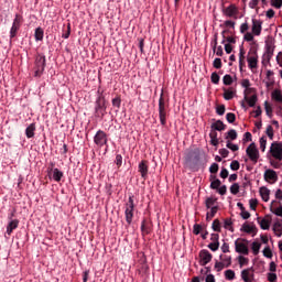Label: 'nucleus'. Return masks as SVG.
I'll list each match as a JSON object with an SVG mask.
<instances>
[{
    "mask_svg": "<svg viewBox=\"0 0 282 282\" xmlns=\"http://www.w3.org/2000/svg\"><path fill=\"white\" fill-rule=\"evenodd\" d=\"M135 196L130 195L128 198V202L124 205V215H126V221L128 226H131L133 224V213L135 210Z\"/></svg>",
    "mask_w": 282,
    "mask_h": 282,
    "instance_id": "f257e3e1",
    "label": "nucleus"
},
{
    "mask_svg": "<svg viewBox=\"0 0 282 282\" xmlns=\"http://www.w3.org/2000/svg\"><path fill=\"white\" fill-rule=\"evenodd\" d=\"M166 109H169V101H166L164 91H162L159 98V118L162 127H166Z\"/></svg>",
    "mask_w": 282,
    "mask_h": 282,
    "instance_id": "f03ea898",
    "label": "nucleus"
},
{
    "mask_svg": "<svg viewBox=\"0 0 282 282\" xmlns=\"http://www.w3.org/2000/svg\"><path fill=\"white\" fill-rule=\"evenodd\" d=\"M105 113H107V100L105 96L100 94L95 101V116L97 118H105Z\"/></svg>",
    "mask_w": 282,
    "mask_h": 282,
    "instance_id": "7ed1b4c3",
    "label": "nucleus"
},
{
    "mask_svg": "<svg viewBox=\"0 0 282 282\" xmlns=\"http://www.w3.org/2000/svg\"><path fill=\"white\" fill-rule=\"evenodd\" d=\"M21 23H23V17H21L20 14H15L10 30V43H12V39H15L17 34H19V30H21Z\"/></svg>",
    "mask_w": 282,
    "mask_h": 282,
    "instance_id": "20e7f679",
    "label": "nucleus"
},
{
    "mask_svg": "<svg viewBox=\"0 0 282 282\" xmlns=\"http://www.w3.org/2000/svg\"><path fill=\"white\" fill-rule=\"evenodd\" d=\"M45 72V55L37 54L35 57V76L41 77Z\"/></svg>",
    "mask_w": 282,
    "mask_h": 282,
    "instance_id": "39448f33",
    "label": "nucleus"
},
{
    "mask_svg": "<svg viewBox=\"0 0 282 282\" xmlns=\"http://www.w3.org/2000/svg\"><path fill=\"white\" fill-rule=\"evenodd\" d=\"M247 63L249 65V69H257L259 64V55L257 54V50L254 47L250 48Z\"/></svg>",
    "mask_w": 282,
    "mask_h": 282,
    "instance_id": "423d86ee",
    "label": "nucleus"
},
{
    "mask_svg": "<svg viewBox=\"0 0 282 282\" xmlns=\"http://www.w3.org/2000/svg\"><path fill=\"white\" fill-rule=\"evenodd\" d=\"M235 248H236V252H238V254H249L250 253V250L248 249V240H246V239L238 238L235 241Z\"/></svg>",
    "mask_w": 282,
    "mask_h": 282,
    "instance_id": "0eeeda50",
    "label": "nucleus"
},
{
    "mask_svg": "<svg viewBox=\"0 0 282 282\" xmlns=\"http://www.w3.org/2000/svg\"><path fill=\"white\" fill-rule=\"evenodd\" d=\"M246 153L249 160L253 162V164H257V162H259V149H257V144L250 143L246 150Z\"/></svg>",
    "mask_w": 282,
    "mask_h": 282,
    "instance_id": "6e6552de",
    "label": "nucleus"
},
{
    "mask_svg": "<svg viewBox=\"0 0 282 282\" xmlns=\"http://www.w3.org/2000/svg\"><path fill=\"white\" fill-rule=\"evenodd\" d=\"M270 153L274 160L282 161V143L281 142H273L270 147Z\"/></svg>",
    "mask_w": 282,
    "mask_h": 282,
    "instance_id": "1a4fd4ad",
    "label": "nucleus"
},
{
    "mask_svg": "<svg viewBox=\"0 0 282 282\" xmlns=\"http://www.w3.org/2000/svg\"><path fill=\"white\" fill-rule=\"evenodd\" d=\"M94 142L95 144H97V147H100V148L107 145V142H108L107 133L102 130H98L94 137Z\"/></svg>",
    "mask_w": 282,
    "mask_h": 282,
    "instance_id": "9d476101",
    "label": "nucleus"
},
{
    "mask_svg": "<svg viewBox=\"0 0 282 282\" xmlns=\"http://www.w3.org/2000/svg\"><path fill=\"white\" fill-rule=\"evenodd\" d=\"M141 232L143 237L151 235V232H153V223L147 218H143L141 221Z\"/></svg>",
    "mask_w": 282,
    "mask_h": 282,
    "instance_id": "9b49d317",
    "label": "nucleus"
},
{
    "mask_svg": "<svg viewBox=\"0 0 282 282\" xmlns=\"http://www.w3.org/2000/svg\"><path fill=\"white\" fill-rule=\"evenodd\" d=\"M200 265H208L213 261V253L206 249L199 251Z\"/></svg>",
    "mask_w": 282,
    "mask_h": 282,
    "instance_id": "f8f14e48",
    "label": "nucleus"
},
{
    "mask_svg": "<svg viewBox=\"0 0 282 282\" xmlns=\"http://www.w3.org/2000/svg\"><path fill=\"white\" fill-rule=\"evenodd\" d=\"M225 17H229L230 19H237V14H239V8L236 4H230L229 7L223 10Z\"/></svg>",
    "mask_w": 282,
    "mask_h": 282,
    "instance_id": "ddd939ff",
    "label": "nucleus"
},
{
    "mask_svg": "<svg viewBox=\"0 0 282 282\" xmlns=\"http://www.w3.org/2000/svg\"><path fill=\"white\" fill-rule=\"evenodd\" d=\"M264 180L265 182H269L270 184H274L279 181V175L274 170H267L264 172Z\"/></svg>",
    "mask_w": 282,
    "mask_h": 282,
    "instance_id": "4468645a",
    "label": "nucleus"
},
{
    "mask_svg": "<svg viewBox=\"0 0 282 282\" xmlns=\"http://www.w3.org/2000/svg\"><path fill=\"white\" fill-rule=\"evenodd\" d=\"M241 279L245 282H253L254 281V271L252 268H248L241 271Z\"/></svg>",
    "mask_w": 282,
    "mask_h": 282,
    "instance_id": "2eb2a0df",
    "label": "nucleus"
},
{
    "mask_svg": "<svg viewBox=\"0 0 282 282\" xmlns=\"http://www.w3.org/2000/svg\"><path fill=\"white\" fill-rule=\"evenodd\" d=\"M139 173L141 174L142 180H147L149 175V161L142 160L139 163Z\"/></svg>",
    "mask_w": 282,
    "mask_h": 282,
    "instance_id": "dca6fc26",
    "label": "nucleus"
},
{
    "mask_svg": "<svg viewBox=\"0 0 282 282\" xmlns=\"http://www.w3.org/2000/svg\"><path fill=\"white\" fill-rule=\"evenodd\" d=\"M242 232H247V235H252V237L257 236L258 229L254 224L245 223L240 229Z\"/></svg>",
    "mask_w": 282,
    "mask_h": 282,
    "instance_id": "f3484780",
    "label": "nucleus"
},
{
    "mask_svg": "<svg viewBox=\"0 0 282 282\" xmlns=\"http://www.w3.org/2000/svg\"><path fill=\"white\" fill-rule=\"evenodd\" d=\"M271 98L272 100H274L275 102H279L280 105L278 106V109H280V111H282V93L280 89H275L271 93Z\"/></svg>",
    "mask_w": 282,
    "mask_h": 282,
    "instance_id": "a211bd4d",
    "label": "nucleus"
},
{
    "mask_svg": "<svg viewBox=\"0 0 282 282\" xmlns=\"http://www.w3.org/2000/svg\"><path fill=\"white\" fill-rule=\"evenodd\" d=\"M261 30H262L261 22L257 19H252V28H251L252 34H254V36H261Z\"/></svg>",
    "mask_w": 282,
    "mask_h": 282,
    "instance_id": "6ab92c4d",
    "label": "nucleus"
},
{
    "mask_svg": "<svg viewBox=\"0 0 282 282\" xmlns=\"http://www.w3.org/2000/svg\"><path fill=\"white\" fill-rule=\"evenodd\" d=\"M187 162L194 163V165L199 164V150L192 151L187 156Z\"/></svg>",
    "mask_w": 282,
    "mask_h": 282,
    "instance_id": "aec40b11",
    "label": "nucleus"
},
{
    "mask_svg": "<svg viewBox=\"0 0 282 282\" xmlns=\"http://www.w3.org/2000/svg\"><path fill=\"white\" fill-rule=\"evenodd\" d=\"M19 228V219L11 220L7 226V234L12 235L13 230Z\"/></svg>",
    "mask_w": 282,
    "mask_h": 282,
    "instance_id": "412c9836",
    "label": "nucleus"
},
{
    "mask_svg": "<svg viewBox=\"0 0 282 282\" xmlns=\"http://www.w3.org/2000/svg\"><path fill=\"white\" fill-rule=\"evenodd\" d=\"M248 94L249 93L245 91V101L249 105V107H254L258 100L257 94L252 95L251 97H248Z\"/></svg>",
    "mask_w": 282,
    "mask_h": 282,
    "instance_id": "4be33fe9",
    "label": "nucleus"
},
{
    "mask_svg": "<svg viewBox=\"0 0 282 282\" xmlns=\"http://www.w3.org/2000/svg\"><path fill=\"white\" fill-rule=\"evenodd\" d=\"M235 94H237V90L235 88L226 89L224 88V99L225 100H232L235 98Z\"/></svg>",
    "mask_w": 282,
    "mask_h": 282,
    "instance_id": "5701e85b",
    "label": "nucleus"
},
{
    "mask_svg": "<svg viewBox=\"0 0 282 282\" xmlns=\"http://www.w3.org/2000/svg\"><path fill=\"white\" fill-rule=\"evenodd\" d=\"M210 129H214L215 131H226V124L221 120H217L214 123H212Z\"/></svg>",
    "mask_w": 282,
    "mask_h": 282,
    "instance_id": "b1692460",
    "label": "nucleus"
},
{
    "mask_svg": "<svg viewBox=\"0 0 282 282\" xmlns=\"http://www.w3.org/2000/svg\"><path fill=\"white\" fill-rule=\"evenodd\" d=\"M209 138H210V144H213V147H217L219 144V139L217 138V130L212 129L209 133Z\"/></svg>",
    "mask_w": 282,
    "mask_h": 282,
    "instance_id": "393cba45",
    "label": "nucleus"
},
{
    "mask_svg": "<svg viewBox=\"0 0 282 282\" xmlns=\"http://www.w3.org/2000/svg\"><path fill=\"white\" fill-rule=\"evenodd\" d=\"M267 217H269V219L264 218L260 221V228L262 230H270V224H272V217L270 216H267Z\"/></svg>",
    "mask_w": 282,
    "mask_h": 282,
    "instance_id": "a878e982",
    "label": "nucleus"
},
{
    "mask_svg": "<svg viewBox=\"0 0 282 282\" xmlns=\"http://www.w3.org/2000/svg\"><path fill=\"white\" fill-rule=\"evenodd\" d=\"M259 192L264 202H270V189L268 187H260Z\"/></svg>",
    "mask_w": 282,
    "mask_h": 282,
    "instance_id": "bb28decb",
    "label": "nucleus"
},
{
    "mask_svg": "<svg viewBox=\"0 0 282 282\" xmlns=\"http://www.w3.org/2000/svg\"><path fill=\"white\" fill-rule=\"evenodd\" d=\"M34 131H36V123H31L26 129H25V135L26 138H34Z\"/></svg>",
    "mask_w": 282,
    "mask_h": 282,
    "instance_id": "cd10ccee",
    "label": "nucleus"
},
{
    "mask_svg": "<svg viewBox=\"0 0 282 282\" xmlns=\"http://www.w3.org/2000/svg\"><path fill=\"white\" fill-rule=\"evenodd\" d=\"M272 56H274V47H272L271 45H267V51L264 54L265 61L270 63V61L272 59Z\"/></svg>",
    "mask_w": 282,
    "mask_h": 282,
    "instance_id": "c85d7f7f",
    "label": "nucleus"
},
{
    "mask_svg": "<svg viewBox=\"0 0 282 282\" xmlns=\"http://www.w3.org/2000/svg\"><path fill=\"white\" fill-rule=\"evenodd\" d=\"M273 232L278 236V237H282V224L281 221H275L273 224V228H272Z\"/></svg>",
    "mask_w": 282,
    "mask_h": 282,
    "instance_id": "c756f323",
    "label": "nucleus"
},
{
    "mask_svg": "<svg viewBox=\"0 0 282 282\" xmlns=\"http://www.w3.org/2000/svg\"><path fill=\"white\" fill-rule=\"evenodd\" d=\"M54 182H61L63 180V172L55 167L52 172Z\"/></svg>",
    "mask_w": 282,
    "mask_h": 282,
    "instance_id": "7c9ffc66",
    "label": "nucleus"
},
{
    "mask_svg": "<svg viewBox=\"0 0 282 282\" xmlns=\"http://www.w3.org/2000/svg\"><path fill=\"white\" fill-rule=\"evenodd\" d=\"M43 36H45V31H43V28H36L34 33L35 41H43Z\"/></svg>",
    "mask_w": 282,
    "mask_h": 282,
    "instance_id": "2f4dec72",
    "label": "nucleus"
},
{
    "mask_svg": "<svg viewBox=\"0 0 282 282\" xmlns=\"http://www.w3.org/2000/svg\"><path fill=\"white\" fill-rule=\"evenodd\" d=\"M213 51L216 53L217 56H224V47L217 46V37L214 41Z\"/></svg>",
    "mask_w": 282,
    "mask_h": 282,
    "instance_id": "473e14b6",
    "label": "nucleus"
},
{
    "mask_svg": "<svg viewBox=\"0 0 282 282\" xmlns=\"http://www.w3.org/2000/svg\"><path fill=\"white\" fill-rule=\"evenodd\" d=\"M220 260L225 268H230V265H232V258L230 256H220Z\"/></svg>",
    "mask_w": 282,
    "mask_h": 282,
    "instance_id": "72a5a7b5",
    "label": "nucleus"
},
{
    "mask_svg": "<svg viewBox=\"0 0 282 282\" xmlns=\"http://www.w3.org/2000/svg\"><path fill=\"white\" fill-rule=\"evenodd\" d=\"M219 210L218 206H214L210 208V213H207L206 215V219L207 221H210V219H213V217H215V215H217V212Z\"/></svg>",
    "mask_w": 282,
    "mask_h": 282,
    "instance_id": "f704fd0d",
    "label": "nucleus"
},
{
    "mask_svg": "<svg viewBox=\"0 0 282 282\" xmlns=\"http://www.w3.org/2000/svg\"><path fill=\"white\" fill-rule=\"evenodd\" d=\"M242 87H245V91L247 94H252V91H254V88H250V79H243L241 83Z\"/></svg>",
    "mask_w": 282,
    "mask_h": 282,
    "instance_id": "c9c22d12",
    "label": "nucleus"
},
{
    "mask_svg": "<svg viewBox=\"0 0 282 282\" xmlns=\"http://www.w3.org/2000/svg\"><path fill=\"white\" fill-rule=\"evenodd\" d=\"M224 228H225L226 230H230V232H235V228H232V219L226 218V219L224 220Z\"/></svg>",
    "mask_w": 282,
    "mask_h": 282,
    "instance_id": "e433bc0d",
    "label": "nucleus"
},
{
    "mask_svg": "<svg viewBox=\"0 0 282 282\" xmlns=\"http://www.w3.org/2000/svg\"><path fill=\"white\" fill-rule=\"evenodd\" d=\"M212 228L214 232H221V223L219 219H215L212 224Z\"/></svg>",
    "mask_w": 282,
    "mask_h": 282,
    "instance_id": "4c0bfd02",
    "label": "nucleus"
},
{
    "mask_svg": "<svg viewBox=\"0 0 282 282\" xmlns=\"http://www.w3.org/2000/svg\"><path fill=\"white\" fill-rule=\"evenodd\" d=\"M251 249L254 256L259 254V251L261 250V243L260 242H252Z\"/></svg>",
    "mask_w": 282,
    "mask_h": 282,
    "instance_id": "58836bf2",
    "label": "nucleus"
},
{
    "mask_svg": "<svg viewBox=\"0 0 282 282\" xmlns=\"http://www.w3.org/2000/svg\"><path fill=\"white\" fill-rule=\"evenodd\" d=\"M205 228L204 226L199 225V224H195L193 226V232L194 235H199L200 232H204Z\"/></svg>",
    "mask_w": 282,
    "mask_h": 282,
    "instance_id": "ea45409f",
    "label": "nucleus"
},
{
    "mask_svg": "<svg viewBox=\"0 0 282 282\" xmlns=\"http://www.w3.org/2000/svg\"><path fill=\"white\" fill-rule=\"evenodd\" d=\"M226 140H237V130L231 129L227 132Z\"/></svg>",
    "mask_w": 282,
    "mask_h": 282,
    "instance_id": "a19ab883",
    "label": "nucleus"
},
{
    "mask_svg": "<svg viewBox=\"0 0 282 282\" xmlns=\"http://www.w3.org/2000/svg\"><path fill=\"white\" fill-rule=\"evenodd\" d=\"M215 202H217V198L208 197L205 200L206 208H213L215 206Z\"/></svg>",
    "mask_w": 282,
    "mask_h": 282,
    "instance_id": "79ce46f5",
    "label": "nucleus"
},
{
    "mask_svg": "<svg viewBox=\"0 0 282 282\" xmlns=\"http://www.w3.org/2000/svg\"><path fill=\"white\" fill-rule=\"evenodd\" d=\"M219 186H221V181L219 178H215L214 181H212L210 188L213 191H217Z\"/></svg>",
    "mask_w": 282,
    "mask_h": 282,
    "instance_id": "37998d69",
    "label": "nucleus"
},
{
    "mask_svg": "<svg viewBox=\"0 0 282 282\" xmlns=\"http://www.w3.org/2000/svg\"><path fill=\"white\" fill-rule=\"evenodd\" d=\"M268 144V139L265 137L260 138V151L265 153V145Z\"/></svg>",
    "mask_w": 282,
    "mask_h": 282,
    "instance_id": "c03bdc74",
    "label": "nucleus"
},
{
    "mask_svg": "<svg viewBox=\"0 0 282 282\" xmlns=\"http://www.w3.org/2000/svg\"><path fill=\"white\" fill-rule=\"evenodd\" d=\"M265 133L270 140H274V128L272 126H268Z\"/></svg>",
    "mask_w": 282,
    "mask_h": 282,
    "instance_id": "a18cd8bd",
    "label": "nucleus"
},
{
    "mask_svg": "<svg viewBox=\"0 0 282 282\" xmlns=\"http://www.w3.org/2000/svg\"><path fill=\"white\" fill-rule=\"evenodd\" d=\"M226 120H227V122L232 124V122H235V120H237V116L234 112H228L226 115Z\"/></svg>",
    "mask_w": 282,
    "mask_h": 282,
    "instance_id": "49530a36",
    "label": "nucleus"
},
{
    "mask_svg": "<svg viewBox=\"0 0 282 282\" xmlns=\"http://www.w3.org/2000/svg\"><path fill=\"white\" fill-rule=\"evenodd\" d=\"M210 79L214 85H219L220 77L216 72L212 73Z\"/></svg>",
    "mask_w": 282,
    "mask_h": 282,
    "instance_id": "de8ad7c7",
    "label": "nucleus"
},
{
    "mask_svg": "<svg viewBox=\"0 0 282 282\" xmlns=\"http://www.w3.org/2000/svg\"><path fill=\"white\" fill-rule=\"evenodd\" d=\"M219 172V164L217 163H213L209 167V173H212V175H215Z\"/></svg>",
    "mask_w": 282,
    "mask_h": 282,
    "instance_id": "09e8293b",
    "label": "nucleus"
},
{
    "mask_svg": "<svg viewBox=\"0 0 282 282\" xmlns=\"http://www.w3.org/2000/svg\"><path fill=\"white\" fill-rule=\"evenodd\" d=\"M264 109L267 116H269V118H272V106H270L268 101H264Z\"/></svg>",
    "mask_w": 282,
    "mask_h": 282,
    "instance_id": "8fccbe9b",
    "label": "nucleus"
},
{
    "mask_svg": "<svg viewBox=\"0 0 282 282\" xmlns=\"http://www.w3.org/2000/svg\"><path fill=\"white\" fill-rule=\"evenodd\" d=\"M223 83H224V85H227V86L232 85V76H230V75H225V76L223 77Z\"/></svg>",
    "mask_w": 282,
    "mask_h": 282,
    "instance_id": "3c124183",
    "label": "nucleus"
},
{
    "mask_svg": "<svg viewBox=\"0 0 282 282\" xmlns=\"http://www.w3.org/2000/svg\"><path fill=\"white\" fill-rule=\"evenodd\" d=\"M262 252L263 257H267V259H272V249H270V247H265Z\"/></svg>",
    "mask_w": 282,
    "mask_h": 282,
    "instance_id": "603ef678",
    "label": "nucleus"
},
{
    "mask_svg": "<svg viewBox=\"0 0 282 282\" xmlns=\"http://www.w3.org/2000/svg\"><path fill=\"white\" fill-rule=\"evenodd\" d=\"M238 261H239L240 268H243V265H248V258H246L243 256H239Z\"/></svg>",
    "mask_w": 282,
    "mask_h": 282,
    "instance_id": "864d4df0",
    "label": "nucleus"
},
{
    "mask_svg": "<svg viewBox=\"0 0 282 282\" xmlns=\"http://www.w3.org/2000/svg\"><path fill=\"white\" fill-rule=\"evenodd\" d=\"M271 6L276 8V10H281L282 8V0H271Z\"/></svg>",
    "mask_w": 282,
    "mask_h": 282,
    "instance_id": "5fc2aeb1",
    "label": "nucleus"
},
{
    "mask_svg": "<svg viewBox=\"0 0 282 282\" xmlns=\"http://www.w3.org/2000/svg\"><path fill=\"white\" fill-rule=\"evenodd\" d=\"M225 276L226 279H228V281H232L235 279V271L232 270L225 271Z\"/></svg>",
    "mask_w": 282,
    "mask_h": 282,
    "instance_id": "6e6d98bb",
    "label": "nucleus"
},
{
    "mask_svg": "<svg viewBox=\"0 0 282 282\" xmlns=\"http://www.w3.org/2000/svg\"><path fill=\"white\" fill-rule=\"evenodd\" d=\"M239 193V185L237 183H234L231 186H230V194L231 195H237Z\"/></svg>",
    "mask_w": 282,
    "mask_h": 282,
    "instance_id": "4d7b16f0",
    "label": "nucleus"
},
{
    "mask_svg": "<svg viewBox=\"0 0 282 282\" xmlns=\"http://www.w3.org/2000/svg\"><path fill=\"white\" fill-rule=\"evenodd\" d=\"M208 248L212 252H217L219 250V242H212L208 245Z\"/></svg>",
    "mask_w": 282,
    "mask_h": 282,
    "instance_id": "13d9d810",
    "label": "nucleus"
},
{
    "mask_svg": "<svg viewBox=\"0 0 282 282\" xmlns=\"http://www.w3.org/2000/svg\"><path fill=\"white\" fill-rule=\"evenodd\" d=\"M70 34H72V24L68 23L66 32L62 34V39H69Z\"/></svg>",
    "mask_w": 282,
    "mask_h": 282,
    "instance_id": "bf43d9fd",
    "label": "nucleus"
},
{
    "mask_svg": "<svg viewBox=\"0 0 282 282\" xmlns=\"http://www.w3.org/2000/svg\"><path fill=\"white\" fill-rule=\"evenodd\" d=\"M216 112L218 116H224L226 113V106L220 105L216 108Z\"/></svg>",
    "mask_w": 282,
    "mask_h": 282,
    "instance_id": "052dcab7",
    "label": "nucleus"
},
{
    "mask_svg": "<svg viewBox=\"0 0 282 282\" xmlns=\"http://www.w3.org/2000/svg\"><path fill=\"white\" fill-rule=\"evenodd\" d=\"M121 102H122V99H120V97H116L112 99V107H117V109H120Z\"/></svg>",
    "mask_w": 282,
    "mask_h": 282,
    "instance_id": "680f3d73",
    "label": "nucleus"
},
{
    "mask_svg": "<svg viewBox=\"0 0 282 282\" xmlns=\"http://www.w3.org/2000/svg\"><path fill=\"white\" fill-rule=\"evenodd\" d=\"M271 213H273V215H276V217H282V205H280L278 208L272 209L271 208Z\"/></svg>",
    "mask_w": 282,
    "mask_h": 282,
    "instance_id": "e2e57ef3",
    "label": "nucleus"
},
{
    "mask_svg": "<svg viewBox=\"0 0 282 282\" xmlns=\"http://www.w3.org/2000/svg\"><path fill=\"white\" fill-rule=\"evenodd\" d=\"M240 164H239V161H232L231 163H230V169H231V171H239V169H240Z\"/></svg>",
    "mask_w": 282,
    "mask_h": 282,
    "instance_id": "0e129e2a",
    "label": "nucleus"
},
{
    "mask_svg": "<svg viewBox=\"0 0 282 282\" xmlns=\"http://www.w3.org/2000/svg\"><path fill=\"white\" fill-rule=\"evenodd\" d=\"M227 149H230V151H237L239 149V145L230 142V141H227Z\"/></svg>",
    "mask_w": 282,
    "mask_h": 282,
    "instance_id": "69168bd1",
    "label": "nucleus"
},
{
    "mask_svg": "<svg viewBox=\"0 0 282 282\" xmlns=\"http://www.w3.org/2000/svg\"><path fill=\"white\" fill-rule=\"evenodd\" d=\"M213 65L215 69H221V58L219 57L215 58Z\"/></svg>",
    "mask_w": 282,
    "mask_h": 282,
    "instance_id": "338daca9",
    "label": "nucleus"
},
{
    "mask_svg": "<svg viewBox=\"0 0 282 282\" xmlns=\"http://www.w3.org/2000/svg\"><path fill=\"white\" fill-rule=\"evenodd\" d=\"M267 279L270 282H275L276 281V273H274V272L268 273Z\"/></svg>",
    "mask_w": 282,
    "mask_h": 282,
    "instance_id": "774afa93",
    "label": "nucleus"
}]
</instances>
